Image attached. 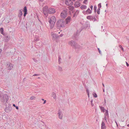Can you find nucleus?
I'll return each instance as SVG.
<instances>
[{
  "label": "nucleus",
  "instance_id": "1",
  "mask_svg": "<svg viewBox=\"0 0 129 129\" xmlns=\"http://www.w3.org/2000/svg\"><path fill=\"white\" fill-rule=\"evenodd\" d=\"M56 21V19L55 17H51L49 21V25L51 29L54 27V24Z\"/></svg>",
  "mask_w": 129,
  "mask_h": 129
},
{
  "label": "nucleus",
  "instance_id": "2",
  "mask_svg": "<svg viewBox=\"0 0 129 129\" xmlns=\"http://www.w3.org/2000/svg\"><path fill=\"white\" fill-rule=\"evenodd\" d=\"M65 24V20L62 19L59 20L56 23V25L58 28L63 27Z\"/></svg>",
  "mask_w": 129,
  "mask_h": 129
},
{
  "label": "nucleus",
  "instance_id": "3",
  "mask_svg": "<svg viewBox=\"0 0 129 129\" xmlns=\"http://www.w3.org/2000/svg\"><path fill=\"white\" fill-rule=\"evenodd\" d=\"M1 101L3 102H7L9 99V97L7 94H5L3 96L2 94H0Z\"/></svg>",
  "mask_w": 129,
  "mask_h": 129
},
{
  "label": "nucleus",
  "instance_id": "4",
  "mask_svg": "<svg viewBox=\"0 0 129 129\" xmlns=\"http://www.w3.org/2000/svg\"><path fill=\"white\" fill-rule=\"evenodd\" d=\"M43 13L46 17L48 16V7L46 6L44 7L43 8Z\"/></svg>",
  "mask_w": 129,
  "mask_h": 129
},
{
  "label": "nucleus",
  "instance_id": "5",
  "mask_svg": "<svg viewBox=\"0 0 129 129\" xmlns=\"http://www.w3.org/2000/svg\"><path fill=\"white\" fill-rule=\"evenodd\" d=\"M68 12L67 11V10H65L62 12L61 14V17L62 18H64L67 16Z\"/></svg>",
  "mask_w": 129,
  "mask_h": 129
},
{
  "label": "nucleus",
  "instance_id": "6",
  "mask_svg": "<svg viewBox=\"0 0 129 129\" xmlns=\"http://www.w3.org/2000/svg\"><path fill=\"white\" fill-rule=\"evenodd\" d=\"M66 5L67 6H71L73 4V3L71 0H66L65 1Z\"/></svg>",
  "mask_w": 129,
  "mask_h": 129
},
{
  "label": "nucleus",
  "instance_id": "7",
  "mask_svg": "<svg viewBox=\"0 0 129 129\" xmlns=\"http://www.w3.org/2000/svg\"><path fill=\"white\" fill-rule=\"evenodd\" d=\"M69 44L74 48L76 45V43L73 41L72 40L69 42Z\"/></svg>",
  "mask_w": 129,
  "mask_h": 129
},
{
  "label": "nucleus",
  "instance_id": "8",
  "mask_svg": "<svg viewBox=\"0 0 129 129\" xmlns=\"http://www.w3.org/2000/svg\"><path fill=\"white\" fill-rule=\"evenodd\" d=\"M5 111L7 113L9 112L12 110V108L10 106H9L4 109Z\"/></svg>",
  "mask_w": 129,
  "mask_h": 129
},
{
  "label": "nucleus",
  "instance_id": "9",
  "mask_svg": "<svg viewBox=\"0 0 129 129\" xmlns=\"http://www.w3.org/2000/svg\"><path fill=\"white\" fill-rule=\"evenodd\" d=\"M55 12V10L54 8H49L48 9V13L49 14L53 13Z\"/></svg>",
  "mask_w": 129,
  "mask_h": 129
},
{
  "label": "nucleus",
  "instance_id": "10",
  "mask_svg": "<svg viewBox=\"0 0 129 129\" xmlns=\"http://www.w3.org/2000/svg\"><path fill=\"white\" fill-rule=\"evenodd\" d=\"M51 36L53 37V38L56 39L58 38V35L56 34L53 32H52L51 33Z\"/></svg>",
  "mask_w": 129,
  "mask_h": 129
},
{
  "label": "nucleus",
  "instance_id": "11",
  "mask_svg": "<svg viewBox=\"0 0 129 129\" xmlns=\"http://www.w3.org/2000/svg\"><path fill=\"white\" fill-rule=\"evenodd\" d=\"M5 36V42H8L10 39V37L7 35L6 34V36Z\"/></svg>",
  "mask_w": 129,
  "mask_h": 129
},
{
  "label": "nucleus",
  "instance_id": "12",
  "mask_svg": "<svg viewBox=\"0 0 129 129\" xmlns=\"http://www.w3.org/2000/svg\"><path fill=\"white\" fill-rule=\"evenodd\" d=\"M101 125V129H106V126L105 125L104 122L103 121H102Z\"/></svg>",
  "mask_w": 129,
  "mask_h": 129
},
{
  "label": "nucleus",
  "instance_id": "13",
  "mask_svg": "<svg viewBox=\"0 0 129 129\" xmlns=\"http://www.w3.org/2000/svg\"><path fill=\"white\" fill-rule=\"evenodd\" d=\"M74 5L75 7L77 8L80 6L81 4L79 2L77 1L75 2Z\"/></svg>",
  "mask_w": 129,
  "mask_h": 129
},
{
  "label": "nucleus",
  "instance_id": "14",
  "mask_svg": "<svg viewBox=\"0 0 129 129\" xmlns=\"http://www.w3.org/2000/svg\"><path fill=\"white\" fill-rule=\"evenodd\" d=\"M74 48L75 49H82V47L81 46H80L79 45L76 44Z\"/></svg>",
  "mask_w": 129,
  "mask_h": 129
},
{
  "label": "nucleus",
  "instance_id": "15",
  "mask_svg": "<svg viewBox=\"0 0 129 129\" xmlns=\"http://www.w3.org/2000/svg\"><path fill=\"white\" fill-rule=\"evenodd\" d=\"M71 18L70 16H68L66 20V24H68L71 20Z\"/></svg>",
  "mask_w": 129,
  "mask_h": 129
},
{
  "label": "nucleus",
  "instance_id": "16",
  "mask_svg": "<svg viewBox=\"0 0 129 129\" xmlns=\"http://www.w3.org/2000/svg\"><path fill=\"white\" fill-rule=\"evenodd\" d=\"M58 116H59V118L60 119H62V114L61 112L60 111V110H59V112L58 113Z\"/></svg>",
  "mask_w": 129,
  "mask_h": 129
},
{
  "label": "nucleus",
  "instance_id": "17",
  "mask_svg": "<svg viewBox=\"0 0 129 129\" xmlns=\"http://www.w3.org/2000/svg\"><path fill=\"white\" fill-rule=\"evenodd\" d=\"M87 18L88 19L92 20H93L94 19L93 16L91 15L87 16Z\"/></svg>",
  "mask_w": 129,
  "mask_h": 129
},
{
  "label": "nucleus",
  "instance_id": "18",
  "mask_svg": "<svg viewBox=\"0 0 129 129\" xmlns=\"http://www.w3.org/2000/svg\"><path fill=\"white\" fill-rule=\"evenodd\" d=\"M22 10H20L19 12L18 16L19 18H20L22 15Z\"/></svg>",
  "mask_w": 129,
  "mask_h": 129
},
{
  "label": "nucleus",
  "instance_id": "19",
  "mask_svg": "<svg viewBox=\"0 0 129 129\" xmlns=\"http://www.w3.org/2000/svg\"><path fill=\"white\" fill-rule=\"evenodd\" d=\"M105 116H107V119H108L109 118V116L108 113V111L107 110H105Z\"/></svg>",
  "mask_w": 129,
  "mask_h": 129
},
{
  "label": "nucleus",
  "instance_id": "20",
  "mask_svg": "<svg viewBox=\"0 0 129 129\" xmlns=\"http://www.w3.org/2000/svg\"><path fill=\"white\" fill-rule=\"evenodd\" d=\"M4 29L3 28H0V32L1 34L3 35L4 36H6V34L4 33L3 32Z\"/></svg>",
  "mask_w": 129,
  "mask_h": 129
},
{
  "label": "nucleus",
  "instance_id": "21",
  "mask_svg": "<svg viewBox=\"0 0 129 129\" xmlns=\"http://www.w3.org/2000/svg\"><path fill=\"white\" fill-rule=\"evenodd\" d=\"M13 67V65L12 64L10 63L9 64L8 69L9 70H11L12 69Z\"/></svg>",
  "mask_w": 129,
  "mask_h": 129
},
{
  "label": "nucleus",
  "instance_id": "22",
  "mask_svg": "<svg viewBox=\"0 0 129 129\" xmlns=\"http://www.w3.org/2000/svg\"><path fill=\"white\" fill-rule=\"evenodd\" d=\"M92 12V11L91 10H90L89 8H88L86 11L87 14H90Z\"/></svg>",
  "mask_w": 129,
  "mask_h": 129
},
{
  "label": "nucleus",
  "instance_id": "23",
  "mask_svg": "<svg viewBox=\"0 0 129 129\" xmlns=\"http://www.w3.org/2000/svg\"><path fill=\"white\" fill-rule=\"evenodd\" d=\"M99 107L101 111L102 112H104L105 111V109L104 107L100 106H99Z\"/></svg>",
  "mask_w": 129,
  "mask_h": 129
},
{
  "label": "nucleus",
  "instance_id": "24",
  "mask_svg": "<svg viewBox=\"0 0 129 129\" xmlns=\"http://www.w3.org/2000/svg\"><path fill=\"white\" fill-rule=\"evenodd\" d=\"M52 96L53 97L54 99H56V93L54 92H52Z\"/></svg>",
  "mask_w": 129,
  "mask_h": 129
},
{
  "label": "nucleus",
  "instance_id": "25",
  "mask_svg": "<svg viewBox=\"0 0 129 129\" xmlns=\"http://www.w3.org/2000/svg\"><path fill=\"white\" fill-rule=\"evenodd\" d=\"M87 7L86 6L83 5H82L80 7L81 9L83 10V9H85Z\"/></svg>",
  "mask_w": 129,
  "mask_h": 129
},
{
  "label": "nucleus",
  "instance_id": "26",
  "mask_svg": "<svg viewBox=\"0 0 129 129\" xmlns=\"http://www.w3.org/2000/svg\"><path fill=\"white\" fill-rule=\"evenodd\" d=\"M79 12V10H77L74 15V17H75V16L77 15L78 14Z\"/></svg>",
  "mask_w": 129,
  "mask_h": 129
},
{
  "label": "nucleus",
  "instance_id": "27",
  "mask_svg": "<svg viewBox=\"0 0 129 129\" xmlns=\"http://www.w3.org/2000/svg\"><path fill=\"white\" fill-rule=\"evenodd\" d=\"M58 70L60 71H62V67L59 66H58Z\"/></svg>",
  "mask_w": 129,
  "mask_h": 129
},
{
  "label": "nucleus",
  "instance_id": "28",
  "mask_svg": "<svg viewBox=\"0 0 129 129\" xmlns=\"http://www.w3.org/2000/svg\"><path fill=\"white\" fill-rule=\"evenodd\" d=\"M23 12L24 13H27V8L26 6H25L24 8Z\"/></svg>",
  "mask_w": 129,
  "mask_h": 129
},
{
  "label": "nucleus",
  "instance_id": "29",
  "mask_svg": "<svg viewBox=\"0 0 129 129\" xmlns=\"http://www.w3.org/2000/svg\"><path fill=\"white\" fill-rule=\"evenodd\" d=\"M58 63L59 64H60L61 62V58L60 56H58Z\"/></svg>",
  "mask_w": 129,
  "mask_h": 129
},
{
  "label": "nucleus",
  "instance_id": "30",
  "mask_svg": "<svg viewBox=\"0 0 129 129\" xmlns=\"http://www.w3.org/2000/svg\"><path fill=\"white\" fill-rule=\"evenodd\" d=\"M96 6H94V7L93 10L94 12L95 13H96Z\"/></svg>",
  "mask_w": 129,
  "mask_h": 129
},
{
  "label": "nucleus",
  "instance_id": "31",
  "mask_svg": "<svg viewBox=\"0 0 129 129\" xmlns=\"http://www.w3.org/2000/svg\"><path fill=\"white\" fill-rule=\"evenodd\" d=\"M93 96L94 98H96L97 97V94L95 93H94L93 94Z\"/></svg>",
  "mask_w": 129,
  "mask_h": 129
},
{
  "label": "nucleus",
  "instance_id": "32",
  "mask_svg": "<svg viewBox=\"0 0 129 129\" xmlns=\"http://www.w3.org/2000/svg\"><path fill=\"white\" fill-rule=\"evenodd\" d=\"M86 91L87 93V94L88 97H89V91L88 89H86Z\"/></svg>",
  "mask_w": 129,
  "mask_h": 129
},
{
  "label": "nucleus",
  "instance_id": "33",
  "mask_svg": "<svg viewBox=\"0 0 129 129\" xmlns=\"http://www.w3.org/2000/svg\"><path fill=\"white\" fill-rule=\"evenodd\" d=\"M100 9H98L97 11V13L98 14H100Z\"/></svg>",
  "mask_w": 129,
  "mask_h": 129
},
{
  "label": "nucleus",
  "instance_id": "34",
  "mask_svg": "<svg viewBox=\"0 0 129 129\" xmlns=\"http://www.w3.org/2000/svg\"><path fill=\"white\" fill-rule=\"evenodd\" d=\"M101 3L99 4L98 5V9H100V8H101Z\"/></svg>",
  "mask_w": 129,
  "mask_h": 129
},
{
  "label": "nucleus",
  "instance_id": "35",
  "mask_svg": "<svg viewBox=\"0 0 129 129\" xmlns=\"http://www.w3.org/2000/svg\"><path fill=\"white\" fill-rule=\"evenodd\" d=\"M104 119V120L105 122H107V118L106 117V116H105V117Z\"/></svg>",
  "mask_w": 129,
  "mask_h": 129
},
{
  "label": "nucleus",
  "instance_id": "36",
  "mask_svg": "<svg viewBox=\"0 0 129 129\" xmlns=\"http://www.w3.org/2000/svg\"><path fill=\"white\" fill-rule=\"evenodd\" d=\"M37 19H38V20L41 22V21H40V19H39V17L38 16V15H37Z\"/></svg>",
  "mask_w": 129,
  "mask_h": 129
},
{
  "label": "nucleus",
  "instance_id": "37",
  "mask_svg": "<svg viewBox=\"0 0 129 129\" xmlns=\"http://www.w3.org/2000/svg\"><path fill=\"white\" fill-rule=\"evenodd\" d=\"M35 97L34 96H32L30 98V100H33L35 98Z\"/></svg>",
  "mask_w": 129,
  "mask_h": 129
},
{
  "label": "nucleus",
  "instance_id": "38",
  "mask_svg": "<svg viewBox=\"0 0 129 129\" xmlns=\"http://www.w3.org/2000/svg\"><path fill=\"white\" fill-rule=\"evenodd\" d=\"M119 47L121 48V49L123 50V47H122V46L121 45H119Z\"/></svg>",
  "mask_w": 129,
  "mask_h": 129
},
{
  "label": "nucleus",
  "instance_id": "39",
  "mask_svg": "<svg viewBox=\"0 0 129 129\" xmlns=\"http://www.w3.org/2000/svg\"><path fill=\"white\" fill-rule=\"evenodd\" d=\"M82 12L84 15H86V14H87V12H86V11H83Z\"/></svg>",
  "mask_w": 129,
  "mask_h": 129
},
{
  "label": "nucleus",
  "instance_id": "40",
  "mask_svg": "<svg viewBox=\"0 0 129 129\" xmlns=\"http://www.w3.org/2000/svg\"><path fill=\"white\" fill-rule=\"evenodd\" d=\"M93 17H94V19L93 20H92L93 21V22H94L95 21H96V18H95V17L94 16H93Z\"/></svg>",
  "mask_w": 129,
  "mask_h": 129
},
{
  "label": "nucleus",
  "instance_id": "41",
  "mask_svg": "<svg viewBox=\"0 0 129 129\" xmlns=\"http://www.w3.org/2000/svg\"><path fill=\"white\" fill-rule=\"evenodd\" d=\"M87 2V0H84V1L83 2V3L84 4H86Z\"/></svg>",
  "mask_w": 129,
  "mask_h": 129
},
{
  "label": "nucleus",
  "instance_id": "42",
  "mask_svg": "<svg viewBox=\"0 0 129 129\" xmlns=\"http://www.w3.org/2000/svg\"><path fill=\"white\" fill-rule=\"evenodd\" d=\"M92 102H93V100H91L90 101V102H91V105L92 106H93V105L92 104Z\"/></svg>",
  "mask_w": 129,
  "mask_h": 129
},
{
  "label": "nucleus",
  "instance_id": "43",
  "mask_svg": "<svg viewBox=\"0 0 129 129\" xmlns=\"http://www.w3.org/2000/svg\"><path fill=\"white\" fill-rule=\"evenodd\" d=\"M33 59L35 62H36L37 61V60L35 58H33Z\"/></svg>",
  "mask_w": 129,
  "mask_h": 129
},
{
  "label": "nucleus",
  "instance_id": "44",
  "mask_svg": "<svg viewBox=\"0 0 129 129\" xmlns=\"http://www.w3.org/2000/svg\"><path fill=\"white\" fill-rule=\"evenodd\" d=\"M98 51H99V53L100 54H101V51L100 50V49L99 48H98Z\"/></svg>",
  "mask_w": 129,
  "mask_h": 129
},
{
  "label": "nucleus",
  "instance_id": "45",
  "mask_svg": "<svg viewBox=\"0 0 129 129\" xmlns=\"http://www.w3.org/2000/svg\"><path fill=\"white\" fill-rule=\"evenodd\" d=\"M93 7V6L92 5H91L90 6V8L91 9V10L92 11V10Z\"/></svg>",
  "mask_w": 129,
  "mask_h": 129
},
{
  "label": "nucleus",
  "instance_id": "46",
  "mask_svg": "<svg viewBox=\"0 0 129 129\" xmlns=\"http://www.w3.org/2000/svg\"><path fill=\"white\" fill-rule=\"evenodd\" d=\"M27 14V13H24V17L25 16L26 14Z\"/></svg>",
  "mask_w": 129,
  "mask_h": 129
},
{
  "label": "nucleus",
  "instance_id": "47",
  "mask_svg": "<svg viewBox=\"0 0 129 129\" xmlns=\"http://www.w3.org/2000/svg\"><path fill=\"white\" fill-rule=\"evenodd\" d=\"M126 65L127 66V67H128L129 66V64L126 62Z\"/></svg>",
  "mask_w": 129,
  "mask_h": 129
},
{
  "label": "nucleus",
  "instance_id": "48",
  "mask_svg": "<svg viewBox=\"0 0 129 129\" xmlns=\"http://www.w3.org/2000/svg\"><path fill=\"white\" fill-rule=\"evenodd\" d=\"M46 100H45L44 101V103H43V104H45L46 103Z\"/></svg>",
  "mask_w": 129,
  "mask_h": 129
},
{
  "label": "nucleus",
  "instance_id": "49",
  "mask_svg": "<svg viewBox=\"0 0 129 129\" xmlns=\"http://www.w3.org/2000/svg\"><path fill=\"white\" fill-rule=\"evenodd\" d=\"M39 75L38 74H35L34 75H33V76H38V75Z\"/></svg>",
  "mask_w": 129,
  "mask_h": 129
},
{
  "label": "nucleus",
  "instance_id": "50",
  "mask_svg": "<svg viewBox=\"0 0 129 129\" xmlns=\"http://www.w3.org/2000/svg\"><path fill=\"white\" fill-rule=\"evenodd\" d=\"M15 107H16V109H17L18 110V108H18V106H16Z\"/></svg>",
  "mask_w": 129,
  "mask_h": 129
},
{
  "label": "nucleus",
  "instance_id": "51",
  "mask_svg": "<svg viewBox=\"0 0 129 129\" xmlns=\"http://www.w3.org/2000/svg\"><path fill=\"white\" fill-rule=\"evenodd\" d=\"M2 52V50L0 48V53H1Z\"/></svg>",
  "mask_w": 129,
  "mask_h": 129
},
{
  "label": "nucleus",
  "instance_id": "52",
  "mask_svg": "<svg viewBox=\"0 0 129 129\" xmlns=\"http://www.w3.org/2000/svg\"><path fill=\"white\" fill-rule=\"evenodd\" d=\"M98 16V15H97V14H95V15L94 17H97Z\"/></svg>",
  "mask_w": 129,
  "mask_h": 129
},
{
  "label": "nucleus",
  "instance_id": "53",
  "mask_svg": "<svg viewBox=\"0 0 129 129\" xmlns=\"http://www.w3.org/2000/svg\"><path fill=\"white\" fill-rule=\"evenodd\" d=\"M63 35L62 34H61L60 35V37H62V36Z\"/></svg>",
  "mask_w": 129,
  "mask_h": 129
},
{
  "label": "nucleus",
  "instance_id": "54",
  "mask_svg": "<svg viewBox=\"0 0 129 129\" xmlns=\"http://www.w3.org/2000/svg\"><path fill=\"white\" fill-rule=\"evenodd\" d=\"M76 35H75H75H74V37H75V38H76V36H77V33H76Z\"/></svg>",
  "mask_w": 129,
  "mask_h": 129
},
{
  "label": "nucleus",
  "instance_id": "55",
  "mask_svg": "<svg viewBox=\"0 0 129 129\" xmlns=\"http://www.w3.org/2000/svg\"><path fill=\"white\" fill-rule=\"evenodd\" d=\"M115 122L116 123L117 126H118V125L117 123V122L116 121H115Z\"/></svg>",
  "mask_w": 129,
  "mask_h": 129
},
{
  "label": "nucleus",
  "instance_id": "56",
  "mask_svg": "<svg viewBox=\"0 0 129 129\" xmlns=\"http://www.w3.org/2000/svg\"><path fill=\"white\" fill-rule=\"evenodd\" d=\"M13 106L14 107H15L16 106L15 104H13Z\"/></svg>",
  "mask_w": 129,
  "mask_h": 129
},
{
  "label": "nucleus",
  "instance_id": "57",
  "mask_svg": "<svg viewBox=\"0 0 129 129\" xmlns=\"http://www.w3.org/2000/svg\"><path fill=\"white\" fill-rule=\"evenodd\" d=\"M102 85H103V86L104 87V84L103 83H102Z\"/></svg>",
  "mask_w": 129,
  "mask_h": 129
},
{
  "label": "nucleus",
  "instance_id": "58",
  "mask_svg": "<svg viewBox=\"0 0 129 129\" xmlns=\"http://www.w3.org/2000/svg\"><path fill=\"white\" fill-rule=\"evenodd\" d=\"M44 0H40V1H41V2H42L43 1H44Z\"/></svg>",
  "mask_w": 129,
  "mask_h": 129
},
{
  "label": "nucleus",
  "instance_id": "59",
  "mask_svg": "<svg viewBox=\"0 0 129 129\" xmlns=\"http://www.w3.org/2000/svg\"><path fill=\"white\" fill-rule=\"evenodd\" d=\"M103 91L104 92H105V90H104V88H103Z\"/></svg>",
  "mask_w": 129,
  "mask_h": 129
},
{
  "label": "nucleus",
  "instance_id": "60",
  "mask_svg": "<svg viewBox=\"0 0 129 129\" xmlns=\"http://www.w3.org/2000/svg\"><path fill=\"white\" fill-rule=\"evenodd\" d=\"M25 78H24L23 79V80H25Z\"/></svg>",
  "mask_w": 129,
  "mask_h": 129
},
{
  "label": "nucleus",
  "instance_id": "61",
  "mask_svg": "<svg viewBox=\"0 0 129 129\" xmlns=\"http://www.w3.org/2000/svg\"><path fill=\"white\" fill-rule=\"evenodd\" d=\"M127 126H129V124L127 125Z\"/></svg>",
  "mask_w": 129,
  "mask_h": 129
},
{
  "label": "nucleus",
  "instance_id": "62",
  "mask_svg": "<svg viewBox=\"0 0 129 129\" xmlns=\"http://www.w3.org/2000/svg\"><path fill=\"white\" fill-rule=\"evenodd\" d=\"M42 100L43 101H44V99H42Z\"/></svg>",
  "mask_w": 129,
  "mask_h": 129
},
{
  "label": "nucleus",
  "instance_id": "63",
  "mask_svg": "<svg viewBox=\"0 0 129 129\" xmlns=\"http://www.w3.org/2000/svg\"><path fill=\"white\" fill-rule=\"evenodd\" d=\"M71 8H72V9H73V8H73V7H71Z\"/></svg>",
  "mask_w": 129,
  "mask_h": 129
},
{
  "label": "nucleus",
  "instance_id": "64",
  "mask_svg": "<svg viewBox=\"0 0 129 129\" xmlns=\"http://www.w3.org/2000/svg\"><path fill=\"white\" fill-rule=\"evenodd\" d=\"M107 5H108V4H106V6H107Z\"/></svg>",
  "mask_w": 129,
  "mask_h": 129
}]
</instances>
